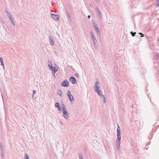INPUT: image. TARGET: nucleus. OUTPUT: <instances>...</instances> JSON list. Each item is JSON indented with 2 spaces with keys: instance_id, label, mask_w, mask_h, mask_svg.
<instances>
[{
  "instance_id": "nucleus-1",
  "label": "nucleus",
  "mask_w": 159,
  "mask_h": 159,
  "mask_svg": "<svg viewBox=\"0 0 159 159\" xmlns=\"http://www.w3.org/2000/svg\"><path fill=\"white\" fill-rule=\"evenodd\" d=\"M117 139L116 140V144L117 148L118 150H119L120 148V139L121 138L120 133H117Z\"/></svg>"
},
{
  "instance_id": "nucleus-2",
  "label": "nucleus",
  "mask_w": 159,
  "mask_h": 159,
  "mask_svg": "<svg viewBox=\"0 0 159 159\" xmlns=\"http://www.w3.org/2000/svg\"><path fill=\"white\" fill-rule=\"evenodd\" d=\"M94 89L98 93L99 95H100L103 98L104 100V103H105L106 102V99L105 98L104 96V95H102L101 93V91L99 90V86H98L97 84L95 86H94Z\"/></svg>"
},
{
  "instance_id": "nucleus-3",
  "label": "nucleus",
  "mask_w": 159,
  "mask_h": 159,
  "mask_svg": "<svg viewBox=\"0 0 159 159\" xmlns=\"http://www.w3.org/2000/svg\"><path fill=\"white\" fill-rule=\"evenodd\" d=\"M51 15L52 17L54 19L57 20H59V19L60 17L59 16L57 15H55L53 14H52Z\"/></svg>"
},
{
  "instance_id": "nucleus-4",
  "label": "nucleus",
  "mask_w": 159,
  "mask_h": 159,
  "mask_svg": "<svg viewBox=\"0 0 159 159\" xmlns=\"http://www.w3.org/2000/svg\"><path fill=\"white\" fill-rule=\"evenodd\" d=\"M63 116L66 118L68 117V114L66 111V109H62Z\"/></svg>"
},
{
  "instance_id": "nucleus-5",
  "label": "nucleus",
  "mask_w": 159,
  "mask_h": 159,
  "mask_svg": "<svg viewBox=\"0 0 159 159\" xmlns=\"http://www.w3.org/2000/svg\"><path fill=\"white\" fill-rule=\"evenodd\" d=\"M70 81L73 84H76V80L75 77H71L70 78Z\"/></svg>"
},
{
  "instance_id": "nucleus-6",
  "label": "nucleus",
  "mask_w": 159,
  "mask_h": 159,
  "mask_svg": "<svg viewBox=\"0 0 159 159\" xmlns=\"http://www.w3.org/2000/svg\"><path fill=\"white\" fill-rule=\"evenodd\" d=\"M67 95L69 97V98L70 101H72L73 99V96L71 95L70 92V91H68L67 92Z\"/></svg>"
},
{
  "instance_id": "nucleus-7",
  "label": "nucleus",
  "mask_w": 159,
  "mask_h": 159,
  "mask_svg": "<svg viewBox=\"0 0 159 159\" xmlns=\"http://www.w3.org/2000/svg\"><path fill=\"white\" fill-rule=\"evenodd\" d=\"M62 85L64 87H68L69 86V82L67 80H64L62 83Z\"/></svg>"
},
{
  "instance_id": "nucleus-8",
  "label": "nucleus",
  "mask_w": 159,
  "mask_h": 159,
  "mask_svg": "<svg viewBox=\"0 0 159 159\" xmlns=\"http://www.w3.org/2000/svg\"><path fill=\"white\" fill-rule=\"evenodd\" d=\"M50 68L51 70L54 71L55 72L57 71V70H56V68L53 67L52 66H51Z\"/></svg>"
},
{
  "instance_id": "nucleus-9",
  "label": "nucleus",
  "mask_w": 159,
  "mask_h": 159,
  "mask_svg": "<svg viewBox=\"0 0 159 159\" xmlns=\"http://www.w3.org/2000/svg\"><path fill=\"white\" fill-rule=\"evenodd\" d=\"M0 61L1 62V65L3 66V67H4L3 62V59L2 58H0Z\"/></svg>"
},
{
  "instance_id": "nucleus-10",
  "label": "nucleus",
  "mask_w": 159,
  "mask_h": 159,
  "mask_svg": "<svg viewBox=\"0 0 159 159\" xmlns=\"http://www.w3.org/2000/svg\"><path fill=\"white\" fill-rule=\"evenodd\" d=\"M117 125H118V128H117V133H120V127H119L118 124Z\"/></svg>"
},
{
  "instance_id": "nucleus-11",
  "label": "nucleus",
  "mask_w": 159,
  "mask_h": 159,
  "mask_svg": "<svg viewBox=\"0 0 159 159\" xmlns=\"http://www.w3.org/2000/svg\"><path fill=\"white\" fill-rule=\"evenodd\" d=\"M95 28V30L97 32H98V33L99 32L98 31V27L97 26V25H96L95 26H94Z\"/></svg>"
},
{
  "instance_id": "nucleus-12",
  "label": "nucleus",
  "mask_w": 159,
  "mask_h": 159,
  "mask_svg": "<svg viewBox=\"0 0 159 159\" xmlns=\"http://www.w3.org/2000/svg\"><path fill=\"white\" fill-rule=\"evenodd\" d=\"M92 38L93 41V42H94V43H95L96 41V40L94 36H93V37H92Z\"/></svg>"
},
{
  "instance_id": "nucleus-13",
  "label": "nucleus",
  "mask_w": 159,
  "mask_h": 159,
  "mask_svg": "<svg viewBox=\"0 0 159 159\" xmlns=\"http://www.w3.org/2000/svg\"><path fill=\"white\" fill-rule=\"evenodd\" d=\"M55 106L57 107H60V105L59 103L57 102L55 104Z\"/></svg>"
},
{
  "instance_id": "nucleus-14",
  "label": "nucleus",
  "mask_w": 159,
  "mask_h": 159,
  "mask_svg": "<svg viewBox=\"0 0 159 159\" xmlns=\"http://www.w3.org/2000/svg\"><path fill=\"white\" fill-rule=\"evenodd\" d=\"M50 44L52 45H53L54 44V41L53 40H51L50 41Z\"/></svg>"
},
{
  "instance_id": "nucleus-15",
  "label": "nucleus",
  "mask_w": 159,
  "mask_h": 159,
  "mask_svg": "<svg viewBox=\"0 0 159 159\" xmlns=\"http://www.w3.org/2000/svg\"><path fill=\"white\" fill-rule=\"evenodd\" d=\"M25 159H29V156L26 154H25Z\"/></svg>"
},
{
  "instance_id": "nucleus-16",
  "label": "nucleus",
  "mask_w": 159,
  "mask_h": 159,
  "mask_svg": "<svg viewBox=\"0 0 159 159\" xmlns=\"http://www.w3.org/2000/svg\"><path fill=\"white\" fill-rule=\"evenodd\" d=\"M131 33L132 34V35L133 36H135V34H136V32H134V33H133L132 32H131Z\"/></svg>"
},
{
  "instance_id": "nucleus-17",
  "label": "nucleus",
  "mask_w": 159,
  "mask_h": 159,
  "mask_svg": "<svg viewBox=\"0 0 159 159\" xmlns=\"http://www.w3.org/2000/svg\"><path fill=\"white\" fill-rule=\"evenodd\" d=\"M62 107L63 108V109H66V108H65V106L64 104H63Z\"/></svg>"
},
{
  "instance_id": "nucleus-18",
  "label": "nucleus",
  "mask_w": 159,
  "mask_h": 159,
  "mask_svg": "<svg viewBox=\"0 0 159 159\" xmlns=\"http://www.w3.org/2000/svg\"><path fill=\"white\" fill-rule=\"evenodd\" d=\"M157 5L159 7V0L157 1Z\"/></svg>"
},
{
  "instance_id": "nucleus-19",
  "label": "nucleus",
  "mask_w": 159,
  "mask_h": 159,
  "mask_svg": "<svg viewBox=\"0 0 159 159\" xmlns=\"http://www.w3.org/2000/svg\"><path fill=\"white\" fill-rule=\"evenodd\" d=\"M7 13H8V15H8V16L9 17H11V14L10 13H8V12H7Z\"/></svg>"
},
{
  "instance_id": "nucleus-20",
  "label": "nucleus",
  "mask_w": 159,
  "mask_h": 159,
  "mask_svg": "<svg viewBox=\"0 0 159 159\" xmlns=\"http://www.w3.org/2000/svg\"><path fill=\"white\" fill-rule=\"evenodd\" d=\"M90 34L92 36V37H93V36H94V34H93V33L92 32H91L90 33Z\"/></svg>"
},
{
  "instance_id": "nucleus-21",
  "label": "nucleus",
  "mask_w": 159,
  "mask_h": 159,
  "mask_svg": "<svg viewBox=\"0 0 159 159\" xmlns=\"http://www.w3.org/2000/svg\"><path fill=\"white\" fill-rule=\"evenodd\" d=\"M9 18L11 21L12 20H13L12 19L11 17H9Z\"/></svg>"
},
{
  "instance_id": "nucleus-22",
  "label": "nucleus",
  "mask_w": 159,
  "mask_h": 159,
  "mask_svg": "<svg viewBox=\"0 0 159 159\" xmlns=\"http://www.w3.org/2000/svg\"><path fill=\"white\" fill-rule=\"evenodd\" d=\"M96 10L98 12V11H99V10H98V8H96Z\"/></svg>"
},
{
  "instance_id": "nucleus-23",
  "label": "nucleus",
  "mask_w": 159,
  "mask_h": 159,
  "mask_svg": "<svg viewBox=\"0 0 159 159\" xmlns=\"http://www.w3.org/2000/svg\"><path fill=\"white\" fill-rule=\"evenodd\" d=\"M33 93L34 94H35L36 93V91L35 90L33 91Z\"/></svg>"
},
{
  "instance_id": "nucleus-24",
  "label": "nucleus",
  "mask_w": 159,
  "mask_h": 159,
  "mask_svg": "<svg viewBox=\"0 0 159 159\" xmlns=\"http://www.w3.org/2000/svg\"><path fill=\"white\" fill-rule=\"evenodd\" d=\"M98 13L99 14V16L100 14H101V13L99 11H98Z\"/></svg>"
},
{
  "instance_id": "nucleus-25",
  "label": "nucleus",
  "mask_w": 159,
  "mask_h": 159,
  "mask_svg": "<svg viewBox=\"0 0 159 159\" xmlns=\"http://www.w3.org/2000/svg\"><path fill=\"white\" fill-rule=\"evenodd\" d=\"M11 22L12 23L13 25H14V22H13V20H12V21H11Z\"/></svg>"
},
{
  "instance_id": "nucleus-26",
  "label": "nucleus",
  "mask_w": 159,
  "mask_h": 159,
  "mask_svg": "<svg viewBox=\"0 0 159 159\" xmlns=\"http://www.w3.org/2000/svg\"><path fill=\"white\" fill-rule=\"evenodd\" d=\"M11 22L12 23L13 25H14V22H13V20H12V21H11Z\"/></svg>"
},
{
  "instance_id": "nucleus-27",
  "label": "nucleus",
  "mask_w": 159,
  "mask_h": 159,
  "mask_svg": "<svg viewBox=\"0 0 159 159\" xmlns=\"http://www.w3.org/2000/svg\"><path fill=\"white\" fill-rule=\"evenodd\" d=\"M58 110L59 111H61V109H60V107H58Z\"/></svg>"
},
{
  "instance_id": "nucleus-28",
  "label": "nucleus",
  "mask_w": 159,
  "mask_h": 159,
  "mask_svg": "<svg viewBox=\"0 0 159 159\" xmlns=\"http://www.w3.org/2000/svg\"><path fill=\"white\" fill-rule=\"evenodd\" d=\"M140 34L142 35L141 36V37H143V34H142V33H139Z\"/></svg>"
},
{
  "instance_id": "nucleus-29",
  "label": "nucleus",
  "mask_w": 159,
  "mask_h": 159,
  "mask_svg": "<svg viewBox=\"0 0 159 159\" xmlns=\"http://www.w3.org/2000/svg\"><path fill=\"white\" fill-rule=\"evenodd\" d=\"M99 84V82H98L96 81V84Z\"/></svg>"
},
{
  "instance_id": "nucleus-30",
  "label": "nucleus",
  "mask_w": 159,
  "mask_h": 159,
  "mask_svg": "<svg viewBox=\"0 0 159 159\" xmlns=\"http://www.w3.org/2000/svg\"><path fill=\"white\" fill-rule=\"evenodd\" d=\"M90 16L89 15V16H88V18L89 19V18H90Z\"/></svg>"
},
{
  "instance_id": "nucleus-31",
  "label": "nucleus",
  "mask_w": 159,
  "mask_h": 159,
  "mask_svg": "<svg viewBox=\"0 0 159 159\" xmlns=\"http://www.w3.org/2000/svg\"><path fill=\"white\" fill-rule=\"evenodd\" d=\"M79 157H80V159H83L82 157L80 158V156H79Z\"/></svg>"
},
{
  "instance_id": "nucleus-32",
  "label": "nucleus",
  "mask_w": 159,
  "mask_h": 159,
  "mask_svg": "<svg viewBox=\"0 0 159 159\" xmlns=\"http://www.w3.org/2000/svg\"><path fill=\"white\" fill-rule=\"evenodd\" d=\"M79 156H80V158L82 157V156H81V155H79Z\"/></svg>"
},
{
  "instance_id": "nucleus-33",
  "label": "nucleus",
  "mask_w": 159,
  "mask_h": 159,
  "mask_svg": "<svg viewBox=\"0 0 159 159\" xmlns=\"http://www.w3.org/2000/svg\"><path fill=\"white\" fill-rule=\"evenodd\" d=\"M70 17H71L70 15H69V18H70Z\"/></svg>"
},
{
  "instance_id": "nucleus-34",
  "label": "nucleus",
  "mask_w": 159,
  "mask_h": 159,
  "mask_svg": "<svg viewBox=\"0 0 159 159\" xmlns=\"http://www.w3.org/2000/svg\"><path fill=\"white\" fill-rule=\"evenodd\" d=\"M158 41H159V39H158Z\"/></svg>"
}]
</instances>
